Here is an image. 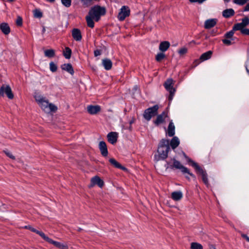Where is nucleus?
I'll use <instances>...</instances> for the list:
<instances>
[{
	"label": "nucleus",
	"mask_w": 249,
	"mask_h": 249,
	"mask_svg": "<svg viewBox=\"0 0 249 249\" xmlns=\"http://www.w3.org/2000/svg\"><path fill=\"white\" fill-rule=\"evenodd\" d=\"M107 138L109 142L114 144L117 141L118 133L116 132H109L107 135Z\"/></svg>",
	"instance_id": "ddd939ff"
},
{
	"label": "nucleus",
	"mask_w": 249,
	"mask_h": 249,
	"mask_svg": "<svg viewBox=\"0 0 249 249\" xmlns=\"http://www.w3.org/2000/svg\"><path fill=\"white\" fill-rule=\"evenodd\" d=\"M247 1V0H233V2L234 3L240 5H243L245 4Z\"/></svg>",
	"instance_id": "79ce46f5"
},
{
	"label": "nucleus",
	"mask_w": 249,
	"mask_h": 249,
	"mask_svg": "<svg viewBox=\"0 0 249 249\" xmlns=\"http://www.w3.org/2000/svg\"><path fill=\"white\" fill-rule=\"evenodd\" d=\"M234 33V31L232 29V30H231L230 31L226 33L225 35V37L227 38L232 39V38L233 37Z\"/></svg>",
	"instance_id": "4c0bfd02"
},
{
	"label": "nucleus",
	"mask_w": 249,
	"mask_h": 249,
	"mask_svg": "<svg viewBox=\"0 0 249 249\" xmlns=\"http://www.w3.org/2000/svg\"><path fill=\"white\" fill-rule=\"evenodd\" d=\"M44 54L46 56L51 58L55 55V52L53 49L46 50L44 52Z\"/></svg>",
	"instance_id": "473e14b6"
},
{
	"label": "nucleus",
	"mask_w": 249,
	"mask_h": 249,
	"mask_svg": "<svg viewBox=\"0 0 249 249\" xmlns=\"http://www.w3.org/2000/svg\"><path fill=\"white\" fill-rule=\"evenodd\" d=\"M5 94L10 99L14 98V94L9 85H2L0 88V97H3Z\"/></svg>",
	"instance_id": "6e6552de"
},
{
	"label": "nucleus",
	"mask_w": 249,
	"mask_h": 249,
	"mask_svg": "<svg viewBox=\"0 0 249 249\" xmlns=\"http://www.w3.org/2000/svg\"><path fill=\"white\" fill-rule=\"evenodd\" d=\"M71 54V50L69 47H66L63 52V55L66 59H70Z\"/></svg>",
	"instance_id": "c85d7f7f"
},
{
	"label": "nucleus",
	"mask_w": 249,
	"mask_h": 249,
	"mask_svg": "<svg viewBox=\"0 0 249 249\" xmlns=\"http://www.w3.org/2000/svg\"><path fill=\"white\" fill-rule=\"evenodd\" d=\"M166 117H167V114L165 111H163L161 114L157 116L156 120L154 121V123L158 126L163 123Z\"/></svg>",
	"instance_id": "9b49d317"
},
{
	"label": "nucleus",
	"mask_w": 249,
	"mask_h": 249,
	"mask_svg": "<svg viewBox=\"0 0 249 249\" xmlns=\"http://www.w3.org/2000/svg\"><path fill=\"white\" fill-rule=\"evenodd\" d=\"M97 185L99 187L102 188L104 185V181L98 176H95L91 179L90 186L92 187Z\"/></svg>",
	"instance_id": "4468645a"
},
{
	"label": "nucleus",
	"mask_w": 249,
	"mask_h": 249,
	"mask_svg": "<svg viewBox=\"0 0 249 249\" xmlns=\"http://www.w3.org/2000/svg\"><path fill=\"white\" fill-rule=\"evenodd\" d=\"M86 18L88 26L91 28H93L94 26V22L93 20V18L90 15L89 16H87Z\"/></svg>",
	"instance_id": "cd10ccee"
},
{
	"label": "nucleus",
	"mask_w": 249,
	"mask_h": 249,
	"mask_svg": "<svg viewBox=\"0 0 249 249\" xmlns=\"http://www.w3.org/2000/svg\"><path fill=\"white\" fill-rule=\"evenodd\" d=\"M71 36L76 41H81L82 38L81 31L77 28H74L71 31Z\"/></svg>",
	"instance_id": "9d476101"
},
{
	"label": "nucleus",
	"mask_w": 249,
	"mask_h": 249,
	"mask_svg": "<svg viewBox=\"0 0 249 249\" xmlns=\"http://www.w3.org/2000/svg\"><path fill=\"white\" fill-rule=\"evenodd\" d=\"M232 39L229 38H225L222 40V42L224 44L227 45H230L231 44V40Z\"/></svg>",
	"instance_id": "c03bdc74"
},
{
	"label": "nucleus",
	"mask_w": 249,
	"mask_h": 249,
	"mask_svg": "<svg viewBox=\"0 0 249 249\" xmlns=\"http://www.w3.org/2000/svg\"><path fill=\"white\" fill-rule=\"evenodd\" d=\"M244 28V27L241 23H238L234 25L232 29L234 31L240 30L241 32L242 30H243Z\"/></svg>",
	"instance_id": "c9c22d12"
},
{
	"label": "nucleus",
	"mask_w": 249,
	"mask_h": 249,
	"mask_svg": "<svg viewBox=\"0 0 249 249\" xmlns=\"http://www.w3.org/2000/svg\"><path fill=\"white\" fill-rule=\"evenodd\" d=\"M5 154L10 158L14 159L15 157L12 155V154L9 151H4Z\"/></svg>",
	"instance_id": "3c124183"
},
{
	"label": "nucleus",
	"mask_w": 249,
	"mask_h": 249,
	"mask_svg": "<svg viewBox=\"0 0 249 249\" xmlns=\"http://www.w3.org/2000/svg\"><path fill=\"white\" fill-rule=\"evenodd\" d=\"M130 14V10L128 7L123 6L120 9L118 15V18L120 21H123Z\"/></svg>",
	"instance_id": "1a4fd4ad"
},
{
	"label": "nucleus",
	"mask_w": 249,
	"mask_h": 249,
	"mask_svg": "<svg viewBox=\"0 0 249 249\" xmlns=\"http://www.w3.org/2000/svg\"><path fill=\"white\" fill-rule=\"evenodd\" d=\"M244 11H249V2L244 7Z\"/></svg>",
	"instance_id": "5fc2aeb1"
},
{
	"label": "nucleus",
	"mask_w": 249,
	"mask_h": 249,
	"mask_svg": "<svg viewBox=\"0 0 249 249\" xmlns=\"http://www.w3.org/2000/svg\"><path fill=\"white\" fill-rule=\"evenodd\" d=\"M36 233L39 235L46 241L48 242L49 243H51L52 239L50 238L49 237L47 236L43 232L37 230Z\"/></svg>",
	"instance_id": "c756f323"
},
{
	"label": "nucleus",
	"mask_w": 249,
	"mask_h": 249,
	"mask_svg": "<svg viewBox=\"0 0 249 249\" xmlns=\"http://www.w3.org/2000/svg\"><path fill=\"white\" fill-rule=\"evenodd\" d=\"M167 166H166V165H165V167H166V168H168V167H170V166H169V163L167 162Z\"/></svg>",
	"instance_id": "4d7b16f0"
},
{
	"label": "nucleus",
	"mask_w": 249,
	"mask_h": 249,
	"mask_svg": "<svg viewBox=\"0 0 249 249\" xmlns=\"http://www.w3.org/2000/svg\"><path fill=\"white\" fill-rule=\"evenodd\" d=\"M9 2H13L15 0H7Z\"/></svg>",
	"instance_id": "680f3d73"
},
{
	"label": "nucleus",
	"mask_w": 249,
	"mask_h": 249,
	"mask_svg": "<svg viewBox=\"0 0 249 249\" xmlns=\"http://www.w3.org/2000/svg\"><path fill=\"white\" fill-rule=\"evenodd\" d=\"M210 249H215V248L214 247H213V246H211L210 247Z\"/></svg>",
	"instance_id": "bf43d9fd"
},
{
	"label": "nucleus",
	"mask_w": 249,
	"mask_h": 249,
	"mask_svg": "<svg viewBox=\"0 0 249 249\" xmlns=\"http://www.w3.org/2000/svg\"><path fill=\"white\" fill-rule=\"evenodd\" d=\"M36 233L39 235L46 241L48 242L49 243H51L52 239L50 238L49 237L47 236L43 232L37 230Z\"/></svg>",
	"instance_id": "7c9ffc66"
},
{
	"label": "nucleus",
	"mask_w": 249,
	"mask_h": 249,
	"mask_svg": "<svg viewBox=\"0 0 249 249\" xmlns=\"http://www.w3.org/2000/svg\"><path fill=\"white\" fill-rule=\"evenodd\" d=\"M0 29L5 35H8L10 33L11 31L9 26L5 22H3L0 24Z\"/></svg>",
	"instance_id": "dca6fc26"
},
{
	"label": "nucleus",
	"mask_w": 249,
	"mask_h": 249,
	"mask_svg": "<svg viewBox=\"0 0 249 249\" xmlns=\"http://www.w3.org/2000/svg\"><path fill=\"white\" fill-rule=\"evenodd\" d=\"M241 23L242 25L245 27L249 24V18L248 17H246L242 19V22Z\"/></svg>",
	"instance_id": "a19ab883"
},
{
	"label": "nucleus",
	"mask_w": 249,
	"mask_h": 249,
	"mask_svg": "<svg viewBox=\"0 0 249 249\" xmlns=\"http://www.w3.org/2000/svg\"><path fill=\"white\" fill-rule=\"evenodd\" d=\"M132 123H133V122H132V121H131V122H130V124H131Z\"/></svg>",
	"instance_id": "e2e57ef3"
},
{
	"label": "nucleus",
	"mask_w": 249,
	"mask_h": 249,
	"mask_svg": "<svg viewBox=\"0 0 249 249\" xmlns=\"http://www.w3.org/2000/svg\"><path fill=\"white\" fill-rule=\"evenodd\" d=\"M110 163L113 165L115 167L121 169L124 171L126 170V168L123 166L119 163L117 160H116L114 159L111 158L109 160Z\"/></svg>",
	"instance_id": "b1692460"
},
{
	"label": "nucleus",
	"mask_w": 249,
	"mask_h": 249,
	"mask_svg": "<svg viewBox=\"0 0 249 249\" xmlns=\"http://www.w3.org/2000/svg\"><path fill=\"white\" fill-rule=\"evenodd\" d=\"M101 51L99 50H95L94 52V54L95 56H99V55H101Z\"/></svg>",
	"instance_id": "603ef678"
},
{
	"label": "nucleus",
	"mask_w": 249,
	"mask_h": 249,
	"mask_svg": "<svg viewBox=\"0 0 249 249\" xmlns=\"http://www.w3.org/2000/svg\"><path fill=\"white\" fill-rule=\"evenodd\" d=\"M106 13V10L105 7L95 5L89 11V14L97 21L100 18V17L105 15Z\"/></svg>",
	"instance_id": "7ed1b4c3"
},
{
	"label": "nucleus",
	"mask_w": 249,
	"mask_h": 249,
	"mask_svg": "<svg viewBox=\"0 0 249 249\" xmlns=\"http://www.w3.org/2000/svg\"><path fill=\"white\" fill-rule=\"evenodd\" d=\"M50 69L51 71L55 72L57 71V67L53 62H51L50 63Z\"/></svg>",
	"instance_id": "58836bf2"
},
{
	"label": "nucleus",
	"mask_w": 249,
	"mask_h": 249,
	"mask_svg": "<svg viewBox=\"0 0 249 249\" xmlns=\"http://www.w3.org/2000/svg\"><path fill=\"white\" fill-rule=\"evenodd\" d=\"M213 52L211 51H209L201 54L200 57V59L201 61H205L210 59L212 55Z\"/></svg>",
	"instance_id": "bb28decb"
},
{
	"label": "nucleus",
	"mask_w": 249,
	"mask_h": 249,
	"mask_svg": "<svg viewBox=\"0 0 249 249\" xmlns=\"http://www.w3.org/2000/svg\"><path fill=\"white\" fill-rule=\"evenodd\" d=\"M234 14V11L232 8L227 9L222 12V16L227 18L233 16Z\"/></svg>",
	"instance_id": "412c9836"
},
{
	"label": "nucleus",
	"mask_w": 249,
	"mask_h": 249,
	"mask_svg": "<svg viewBox=\"0 0 249 249\" xmlns=\"http://www.w3.org/2000/svg\"><path fill=\"white\" fill-rule=\"evenodd\" d=\"M102 65L105 70L108 71L111 69L112 63L109 59L106 58L102 60Z\"/></svg>",
	"instance_id": "aec40b11"
},
{
	"label": "nucleus",
	"mask_w": 249,
	"mask_h": 249,
	"mask_svg": "<svg viewBox=\"0 0 249 249\" xmlns=\"http://www.w3.org/2000/svg\"><path fill=\"white\" fill-rule=\"evenodd\" d=\"M173 163L172 165H170V168L171 169L176 168L179 169L183 174L187 173L194 178H196L195 176L191 173L189 170L181 164L180 161L176 160L175 159H173Z\"/></svg>",
	"instance_id": "39448f33"
},
{
	"label": "nucleus",
	"mask_w": 249,
	"mask_h": 249,
	"mask_svg": "<svg viewBox=\"0 0 249 249\" xmlns=\"http://www.w3.org/2000/svg\"><path fill=\"white\" fill-rule=\"evenodd\" d=\"M101 108L99 106L90 105L87 107V110L90 114H95L100 111Z\"/></svg>",
	"instance_id": "2eb2a0df"
},
{
	"label": "nucleus",
	"mask_w": 249,
	"mask_h": 249,
	"mask_svg": "<svg viewBox=\"0 0 249 249\" xmlns=\"http://www.w3.org/2000/svg\"><path fill=\"white\" fill-rule=\"evenodd\" d=\"M241 236L243 238H245L248 242H249V237H248L246 234H242Z\"/></svg>",
	"instance_id": "864d4df0"
},
{
	"label": "nucleus",
	"mask_w": 249,
	"mask_h": 249,
	"mask_svg": "<svg viewBox=\"0 0 249 249\" xmlns=\"http://www.w3.org/2000/svg\"><path fill=\"white\" fill-rule=\"evenodd\" d=\"M63 5L66 7H70L71 5V0H61Z\"/></svg>",
	"instance_id": "ea45409f"
},
{
	"label": "nucleus",
	"mask_w": 249,
	"mask_h": 249,
	"mask_svg": "<svg viewBox=\"0 0 249 249\" xmlns=\"http://www.w3.org/2000/svg\"><path fill=\"white\" fill-rule=\"evenodd\" d=\"M165 58V55L163 53H158L155 57V59L157 62H160Z\"/></svg>",
	"instance_id": "f704fd0d"
},
{
	"label": "nucleus",
	"mask_w": 249,
	"mask_h": 249,
	"mask_svg": "<svg viewBox=\"0 0 249 249\" xmlns=\"http://www.w3.org/2000/svg\"><path fill=\"white\" fill-rule=\"evenodd\" d=\"M168 140L162 139L160 142L157 152L158 155L154 156L155 160H164L168 157V154L170 150Z\"/></svg>",
	"instance_id": "f03ea898"
},
{
	"label": "nucleus",
	"mask_w": 249,
	"mask_h": 249,
	"mask_svg": "<svg viewBox=\"0 0 249 249\" xmlns=\"http://www.w3.org/2000/svg\"><path fill=\"white\" fill-rule=\"evenodd\" d=\"M193 167L195 169L197 173L201 175L202 177V179L204 183L206 185L208 186L209 181L208 178V175L206 171L204 170L196 162L193 163Z\"/></svg>",
	"instance_id": "0eeeda50"
},
{
	"label": "nucleus",
	"mask_w": 249,
	"mask_h": 249,
	"mask_svg": "<svg viewBox=\"0 0 249 249\" xmlns=\"http://www.w3.org/2000/svg\"><path fill=\"white\" fill-rule=\"evenodd\" d=\"M175 81L172 78L167 79L164 83L165 89L169 92L168 100L171 102L174 96L176 89L173 87Z\"/></svg>",
	"instance_id": "20e7f679"
},
{
	"label": "nucleus",
	"mask_w": 249,
	"mask_h": 249,
	"mask_svg": "<svg viewBox=\"0 0 249 249\" xmlns=\"http://www.w3.org/2000/svg\"><path fill=\"white\" fill-rule=\"evenodd\" d=\"M180 142L178 138L174 136L170 141V145L173 149L176 148L179 144Z\"/></svg>",
	"instance_id": "393cba45"
},
{
	"label": "nucleus",
	"mask_w": 249,
	"mask_h": 249,
	"mask_svg": "<svg viewBox=\"0 0 249 249\" xmlns=\"http://www.w3.org/2000/svg\"><path fill=\"white\" fill-rule=\"evenodd\" d=\"M182 197L183 194L180 191L173 192L171 194V198L175 201L180 200Z\"/></svg>",
	"instance_id": "6ab92c4d"
},
{
	"label": "nucleus",
	"mask_w": 249,
	"mask_h": 249,
	"mask_svg": "<svg viewBox=\"0 0 249 249\" xmlns=\"http://www.w3.org/2000/svg\"><path fill=\"white\" fill-rule=\"evenodd\" d=\"M99 148L100 150L101 155L105 157H106L108 155V150L106 142L104 141H101L99 144Z\"/></svg>",
	"instance_id": "f8f14e48"
},
{
	"label": "nucleus",
	"mask_w": 249,
	"mask_h": 249,
	"mask_svg": "<svg viewBox=\"0 0 249 249\" xmlns=\"http://www.w3.org/2000/svg\"><path fill=\"white\" fill-rule=\"evenodd\" d=\"M246 71H247V72H248V73L249 74V70L248 69L247 67L246 66Z\"/></svg>",
	"instance_id": "13d9d810"
},
{
	"label": "nucleus",
	"mask_w": 249,
	"mask_h": 249,
	"mask_svg": "<svg viewBox=\"0 0 249 249\" xmlns=\"http://www.w3.org/2000/svg\"><path fill=\"white\" fill-rule=\"evenodd\" d=\"M36 233L39 235L46 241L48 242L49 243H51L52 239L50 238L49 237L47 236L43 232L37 230Z\"/></svg>",
	"instance_id": "2f4dec72"
},
{
	"label": "nucleus",
	"mask_w": 249,
	"mask_h": 249,
	"mask_svg": "<svg viewBox=\"0 0 249 249\" xmlns=\"http://www.w3.org/2000/svg\"><path fill=\"white\" fill-rule=\"evenodd\" d=\"M241 33L245 35H249V29L244 28L243 30H242Z\"/></svg>",
	"instance_id": "8fccbe9b"
},
{
	"label": "nucleus",
	"mask_w": 249,
	"mask_h": 249,
	"mask_svg": "<svg viewBox=\"0 0 249 249\" xmlns=\"http://www.w3.org/2000/svg\"><path fill=\"white\" fill-rule=\"evenodd\" d=\"M183 155L188 163H191V165L193 166V163L195 162L190 159L184 153H183Z\"/></svg>",
	"instance_id": "de8ad7c7"
},
{
	"label": "nucleus",
	"mask_w": 249,
	"mask_h": 249,
	"mask_svg": "<svg viewBox=\"0 0 249 249\" xmlns=\"http://www.w3.org/2000/svg\"><path fill=\"white\" fill-rule=\"evenodd\" d=\"M191 249H203V247L199 243H198L196 242H193L191 244Z\"/></svg>",
	"instance_id": "72a5a7b5"
},
{
	"label": "nucleus",
	"mask_w": 249,
	"mask_h": 249,
	"mask_svg": "<svg viewBox=\"0 0 249 249\" xmlns=\"http://www.w3.org/2000/svg\"><path fill=\"white\" fill-rule=\"evenodd\" d=\"M50 244L53 245L55 247L60 249H68V247L66 244H64L60 242L53 241V240H52Z\"/></svg>",
	"instance_id": "a878e982"
},
{
	"label": "nucleus",
	"mask_w": 249,
	"mask_h": 249,
	"mask_svg": "<svg viewBox=\"0 0 249 249\" xmlns=\"http://www.w3.org/2000/svg\"><path fill=\"white\" fill-rule=\"evenodd\" d=\"M16 24L18 26H20L22 24V19L21 17H18L16 20Z\"/></svg>",
	"instance_id": "49530a36"
},
{
	"label": "nucleus",
	"mask_w": 249,
	"mask_h": 249,
	"mask_svg": "<svg viewBox=\"0 0 249 249\" xmlns=\"http://www.w3.org/2000/svg\"><path fill=\"white\" fill-rule=\"evenodd\" d=\"M159 109L158 105H155L151 107L145 109L143 113V117L147 121H149L152 117L156 116L158 113Z\"/></svg>",
	"instance_id": "423d86ee"
},
{
	"label": "nucleus",
	"mask_w": 249,
	"mask_h": 249,
	"mask_svg": "<svg viewBox=\"0 0 249 249\" xmlns=\"http://www.w3.org/2000/svg\"><path fill=\"white\" fill-rule=\"evenodd\" d=\"M34 17L37 18H41L43 15L42 13L39 9H36L34 11Z\"/></svg>",
	"instance_id": "e433bc0d"
},
{
	"label": "nucleus",
	"mask_w": 249,
	"mask_h": 249,
	"mask_svg": "<svg viewBox=\"0 0 249 249\" xmlns=\"http://www.w3.org/2000/svg\"><path fill=\"white\" fill-rule=\"evenodd\" d=\"M34 98L42 110L47 112L55 111L57 108L53 104L49 103L48 99L39 92H35Z\"/></svg>",
	"instance_id": "f257e3e1"
},
{
	"label": "nucleus",
	"mask_w": 249,
	"mask_h": 249,
	"mask_svg": "<svg viewBox=\"0 0 249 249\" xmlns=\"http://www.w3.org/2000/svg\"><path fill=\"white\" fill-rule=\"evenodd\" d=\"M170 46V42L167 41H164L161 42L159 45V50L164 52L167 51Z\"/></svg>",
	"instance_id": "5701e85b"
},
{
	"label": "nucleus",
	"mask_w": 249,
	"mask_h": 249,
	"mask_svg": "<svg viewBox=\"0 0 249 249\" xmlns=\"http://www.w3.org/2000/svg\"><path fill=\"white\" fill-rule=\"evenodd\" d=\"M81 1L84 7H88V4H89L90 0H81Z\"/></svg>",
	"instance_id": "a18cd8bd"
},
{
	"label": "nucleus",
	"mask_w": 249,
	"mask_h": 249,
	"mask_svg": "<svg viewBox=\"0 0 249 249\" xmlns=\"http://www.w3.org/2000/svg\"><path fill=\"white\" fill-rule=\"evenodd\" d=\"M225 2H228L230 1V0H224Z\"/></svg>",
	"instance_id": "052dcab7"
},
{
	"label": "nucleus",
	"mask_w": 249,
	"mask_h": 249,
	"mask_svg": "<svg viewBox=\"0 0 249 249\" xmlns=\"http://www.w3.org/2000/svg\"><path fill=\"white\" fill-rule=\"evenodd\" d=\"M175 125L171 121L169 124V125L168 126L167 131V134L169 137H173L174 136L175 132Z\"/></svg>",
	"instance_id": "a211bd4d"
},
{
	"label": "nucleus",
	"mask_w": 249,
	"mask_h": 249,
	"mask_svg": "<svg viewBox=\"0 0 249 249\" xmlns=\"http://www.w3.org/2000/svg\"><path fill=\"white\" fill-rule=\"evenodd\" d=\"M187 51L188 50L186 47H183L178 51V53L180 55H182L187 53Z\"/></svg>",
	"instance_id": "37998d69"
},
{
	"label": "nucleus",
	"mask_w": 249,
	"mask_h": 249,
	"mask_svg": "<svg viewBox=\"0 0 249 249\" xmlns=\"http://www.w3.org/2000/svg\"><path fill=\"white\" fill-rule=\"evenodd\" d=\"M61 69L64 70L71 74L73 75L74 73V70L72 67V65L70 63L64 64L61 66Z\"/></svg>",
	"instance_id": "4be33fe9"
},
{
	"label": "nucleus",
	"mask_w": 249,
	"mask_h": 249,
	"mask_svg": "<svg viewBox=\"0 0 249 249\" xmlns=\"http://www.w3.org/2000/svg\"><path fill=\"white\" fill-rule=\"evenodd\" d=\"M46 1L50 2H53L55 0H46Z\"/></svg>",
	"instance_id": "6e6d98bb"
},
{
	"label": "nucleus",
	"mask_w": 249,
	"mask_h": 249,
	"mask_svg": "<svg viewBox=\"0 0 249 249\" xmlns=\"http://www.w3.org/2000/svg\"><path fill=\"white\" fill-rule=\"evenodd\" d=\"M217 20L216 19H210L206 20L204 23L205 29H210L214 27L216 24Z\"/></svg>",
	"instance_id": "f3484780"
},
{
	"label": "nucleus",
	"mask_w": 249,
	"mask_h": 249,
	"mask_svg": "<svg viewBox=\"0 0 249 249\" xmlns=\"http://www.w3.org/2000/svg\"><path fill=\"white\" fill-rule=\"evenodd\" d=\"M24 228L26 229H29V230H30L31 231L34 232H35L36 233L37 230L34 228L33 227H31V226H29V225H28V226H25L24 227Z\"/></svg>",
	"instance_id": "09e8293b"
}]
</instances>
